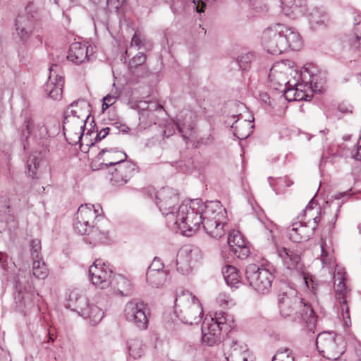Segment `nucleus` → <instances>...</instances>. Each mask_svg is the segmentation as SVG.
I'll return each mask as SVG.
<instances>
[{"instance_id": "f257e3e1", "label": "nucleus", "mask_w": 361, "mask_h": 361, "mask_svg": "<svg viewBox=\"0 0 361 361\" xmlns=\"http://www.w3.org/2000/svg\"><path fill=\"white\" fill-rule=\"evenodd\" d=\"M297 290L286 286L278 295L280 315L284 319L304 325L308 333H314L317 317L311 305L298 297Z\"/></svg>"}, {"instance_id": "f03ea898", "label": "nucleus", "mask_w": 361, "mask_h": 361, "mask_svg": "<svg viewBox=\"0 0 361 361\" xmlns=\"http://www.w3.org/2000/svg\"><path fill=\"white\" fill-rule=\"evenodd\" d=\"M192 207L197 208L202 227L209 236L216 239L225 236L229 229L226 222L227 212L219 201L203 202L201 199H195L192 200Z\"/></svg>"}, {"instance_id": "7ed1b4c3", "label": "nucleus", "mask_w": 361, "mask_h": 361, "mask_svg": "<svg viewBox=\"0 0 361 361\" xmlns=\"http://www.w3.org/2000/svg\"><path fill=\"white\" fill-rule=\"evenodd\" d=\"M174 312L181 322L192 325L200 322L203 309L195 295L189 291H182L175 299Z\"/></svg>"}, {"instance_id": "20e7f679", "label": "nucleus", "mask_w": 361, "mask_h": 361, "mask_svg": "<svg viewBox=\"0 0 361 361\" xmlns=\"http://www.w3.org/2000/svg\"><path fill=\"white\" fill-rule=\"evenodd\" d=\"M174 222H169V227L178 228L183 235L192 236L202 225L200 214L196 207H192V200L189 203L178 206Z\"/></svg>"}, {"instance_id": "39448f33", "label": "nucleus", "mask_w": 361, "mask_h": 361, "mask_svg": "<svg viewBox=\"0 0 361 361\" xmlns=\"http://www.w3.org/2000/svg\"><path fill=\"white\" fill-rule=\"evenodd\" d=\"M13 286L18 292L20 303L25 306H30L32 298L35 295L34 286L37 280H43L47 277V272H21V274L11 272Z\"/></svg>"}, {"instance_id": "423d86ee", "label": "nucleus", "mask_w": 361, "mask_h": 361, "mask_svg": "<svg viewBox=\"0 0 361 361\" xmlns=\"http://www.w3.org/2000/svg\"><path fill=\"white\" fill-rule=\"evenodd\" d=\"M201 329L202 342L212 346L220 341L221 331L227 334L231 331V325L228 324L225 312L219 311L209 318L206 317Z\"/></svg>"}, {"instance_id": "0eeeda50", "label": "nucleus", "mask_w": 361, "mask_h": 361, "mask_svg": "<svg viewBox=\"0 0 361 361\" xmlns=\"http://www.w3.org/2000/svg\"><path fill=\"white\" fill-rule=\"evenodd\" d=\"M316 345L318 350L329 361L341 360L340 357L345 350L343 337L333 332L319 333L316 339Z\"/></svg>"}, {"instance_id": "6e6552de", "label": "nucleus", "mask_w": 361, "mask_h": 361, "mask_svg": "<svg viewBox=\"0 0 361 361\" xmlns=\"http://www.w3.org/2000/svg\"><path fill=\"white\" fill-rule=\"evenodd\" d=\"M284 29L285 25L279 23L263 32L262 43L268 53L278 55L288 50V44L283 35Z\"/></svg>"}, {"instance_id": "1a4fd4ad", "label": "nucleus", "mask_w": 361, "mask_h": 361, "mask_svg": "<svg viewBox=\"0 0 361 361\" xmlns=\"http://www.w3.org/2000/svg\"><path fill=\"white\" fill-rule=\"evenodd\" d=\"M33 3H29L15 20V30L17 37L23 44H26L34 33L36 27V13Z\"/></svg>"}, {"instance_id": "9d476101", "label": "nucleus", "mask_w": 361, "mask_h": 361, "mask_svg": "<svg viewBox=\"0 0 361 361\" xmlns=\"http://www.w3.org/2000/svg\"><path fill=\"white\" fill-rule=\"evenodd\" d=\"M155 203L162 214L166 217L167 224L174 222L179 206L178 192L171 188H162L155 192Z\"/></svg>"}, {"instance_id": "9b49d317", "label": "nucleus", "mask_w": 361, "mask_h": 361, "mask_svg": "<svg viewBox=\"0 0 361 361\" xmlns=\"http://www.w3.org/2000/svg\"><path fill=\"white\" fill-rule=\"evenodd\" d=\"M334 284L335 289V299L337 305L341 309V317L344 324L349 326L351 324V320L349 313L347 298L350 290L348 288L345 283L346 272H333Z\"/></svg>"}, {"instance_id": "f8f14e48", "label": "nucleus", "mask_w": 361, "mask_h": 361, "mask_svg": "<svg viewBox=\"0 0 361 361\" xmlns=\"http://www.w3.org/2000/svg\"><path fill=\"white\" fill-rule=\"evenodd\" d=\"M147 310V305L142 301L134 300L128 302L125 307L126 320L133 323L140 330H145L149 324Z\"/></svg>"}, {"instance_id": "ddd939ff", "label": "nucleus", "mask_w": 361, "mask_h": 361, "mask_svg": "<svg viewBox=\"0 0 361 361\" xmlns=\"http://www.w3.org/2000/svg\"><path fill=\"white\" fill-rule=\"evenodd\" d=\"M48 121L56 127L57 122L54 119L38 120L30 116L25 118L23 135L27 138L30 135L39 140L47 139L51 136V128L48 126Z\"/></svg>"}, {"instance_id": "4468645a", "label": "nucleus", "mask_w": 361, "mask_h": 361, "mask_svg": "<svg viewBox=\"0 0 361 361\" xmlns=\"http://www.w3.org/2000/svg\"><path fill=\"white\" fill-rule=\"evenodd\" d=\"M60 67L53 64L49 68V75L43 88L47 95L54 100H59L62 97L64 78L62 75L57 74Z\"/></svg>"}, {"instance_id": "2eb2a0df", "label": "nucleus", "mask_w": 361, "mask_h": 361, "mask_svg": "<svg viewBox=\"0 0 361 361\" xmlns=\"http://www.w3.org/2000/svg\"><path fill=\"white\" fill-rule=\"evenodd\" d=\"M245 280L259 294H267L274 280L272 272H245Z\"/></svg>"}, {"instance_id": "dca6fc26", "label": "nucleus", "mask_w": 361, "mask_h": 361, "mask_svg": "<svg viewBox=\"0 0 361 361\" xmlns=\"http://www.w3.org/2000/svg\"><path fill=\"white\" fill-rule=\"evenodd\" d=\"M302 216H298L296 220L288 228L289 239L294 243L308 240L314 234V227H310L302 222Z\"/></svg>"}, {"instance_id": "f3484780", "label": "nucleus", "mask_w": 361, "mask_h": 361, "mask_svg": "<svg viewBox=\"0 0 361 361\" xmlns=\"http://www.w3.org/2000/svg\"><path fill=\"white\" fill-rule=\"evenodd\" d=\"M227 242L231 252L238 258L245 259L249 256L250 248L240 231L236 230L230 231Z\"/></svg>"}, {"instance_id": "a211bd4d", "label": "nucleus", "mask_w": 361, "mask_h": 361, "mask_svg": "<svg viewBox=\"0 0 361 361\" xmlns=\"http://www.w3.org/2000/svg\"><path fill=\"white\" fill-rule=\"evenodd\" d=\"M286 68L283 63L274 65L269 73V80L273 89L283 93L285 87L293 86L290 81L287 80L286 73L283 69Z\"/></svg>"}, {"instance_id": "6ab92c4d", "label": "nucleus", "mask_w": 361, "mask_h": 361, "mask_svg": "<svg viewBox=\"0 0 361 361\" xmlns=\"http://www.w3.org/2000/svg\"><path fill=\"white\" fill-rule=\"evenodd\" d=\"M278 256L281 258L284 267L290 271H302L303 264L300 256L285 247L277 249Z\"/></svg>"}, {"instance_id": "aec40b11", "label": "nucleus", "mask_w": 361, "mask_h": 361, "mask_svg": "<svg viewBox=\"0 0 361 361\" xmlns=\"http://www.w3.org/2000/svg\"><path fill=\"white\" fill-rule=\"evenodd\" d=\"M127 154L122 152L115 149H102L97 156V159H103L104 163H102V166L108 167L109 166L120 165V164L125 163L127 160Z\"/></svg>"}, {"instance_id": "412c9836", "label": "nucleus", "mask_w": 361, "mask_h": 361, "mask_svg": "<svg viewBox=\"0 0 361 361\" xmlns=\"http://www.w3.org/2000/svg\"><path fill=\"white\" fill-rule=\"evenodd\" d=\"M194 117V113L189 110H183L178 116L176 127L181 136L185 139H188L192 135Z\"/></svg>"}, {"instance_id": "4be33fe9", "label": "nucleus", "mask_w": 361, "mask_h": 361, "mask_svg": "<svg viewBox=\"0 0 361 361\" xmlns=\"http://www.w3.org/2000/svg\"><path fill=\"white\" fill-rule=\"evenodd\" d=\"M88 49L86 43L73 42L69 47L67 59L76 65L85 63L88 60Z\"/></svg>"}, {"instance_id": "5701e85b", "label": "nucleus", "mask_w": 361, "mask_h": 361, "mask_svg": "<svg viewBox=\"0 0 361 361\" xmlns=\"http://www.w3.org/2000/svg\"><path fill=\"white\" fill-rule=\"evenodd\" d=\"M226 348L229 345L230 349L226 353L228 361H252V356L247 350V345H240L237 341L226 343L224 344Z\"/></svg>"}, {"instance_id": "b1692460", "label": "nucleus", "mask_w": 361, "mask_h": 361, "mask_svg": "<svg viewBox=\"0 0 361 361\" xmlns=\"http://www.w3.org/2000/svg\"><path fill=\"white\" fill-rule=\"evenodd\" d=\"M80 106V109H89L90 105L83 99H78L76 101L73 102L69 107L68 109L69 111H68V114H70L73 117H76L77 118H82V121L83 122L82 124L80 125L79 126V133L78 135V140H80L84 135V130L85 128V122L89 118L90 114H88L89 110L85 114H82L80 111H78L77 109H75L74 107H78Z\"/></svg>"}, {"instance_id": "393cba45", "label": "nucleus", "mask_w": 361, "mask_h": 361, "mask_svg": "<svg viewBox=\"0 0 361 361\" xmlns=\"http://www.w3.org/2000/svg\"><path fill=\"white\" fill-rule=\"evenodd\" d=\"M70 301L73 303L74 309L80 316L88 315L87 307L90 305L86 294L83 290H75L70 294Z\"/></svg>"}, {"instance_id": "a878e982", "label": "nucleus", "mask_w": 361, "mask_h": 361, "mask_svg": "<svg viewBox=\"0 0 361 361\" xmlns=\"http://www.w3.org/2000/svg\"><path fill=\"white\" fill-rule=\"evenodd\" d=\"M147 56L143 52L137 53L129 61L128 68L130 71L137 77H145L148 74V68L146 62Z\"/></svg>"}, {"instance_id": "bb28decb", "label": "nucleus", "mask_w": 361, "mask_h": 361, "mask_svg": "<svg viewBox=\"0 0 361 361\" xmlns=\"http://www.w3.org/2000/svg\"><path fill=\"white\" fill-rule=\"evenodd\" d=\"M99 207V205H97V207L92 204L81 205L78 209L75 218L82 223L93 225L94 219L99 214L98 208Z\"/></svg>"}, {"instance_id": "cd10ccee", "label": "nucleus", "mask_w": 361, "mask_h": 361, "mask_svg": "<svg viewBox=\"0 0 361 361\" xmlns=\"http://www.w3.org/2000/svg\"><path fill=\"white\" fill-rule=\"evenodd\" d=\"M126 346L129 356L134 360L141 358L147 351V345L140 338H129Z\"/></svg>"}, {"instance_id": "c85d7f7f", "label": "nucleus", "mask_w": 361, "mask_h": 361, "mask_svg": "<svg viewBox=\"0 0 361 361\" xmlns=\"http://www.w3.org/2000/svg\"><path fill=\"white\" fill-rule=\"evenodd\" d=\"M329 23V16L323 9L315 8L310 12L309 23L312 29L317 30L325 27Z\"/></svg>"}, {"instance_id": "c756f323", "label": "nucleus", "mask_w": 361, "mask_h": 361, "mask_svg": "<svg viewBox=\"0 0 361 361\" xmlns=\"http://www.w3.org/2000/svg\"><path fill=\"white\" fill-rule=\"evenodd\" d=\"M282 13L291 19L302 16L305 8L295 3V0H281Z\"/></svg>"}, {"instance_id": "7c9ffc66", "label": "nucleus", "mask_w": 361, "mask_h": 361, "mask_svg": "<svg viewBox=\"0 0 361 361\" xmlns=\"http://www.w3.org/2000/svg\"><path fill=\"white\" fill-rule=\"evenodd\" d=\"M114 272H89V279L92 283L101 289L108 288L113 281Z\"/></svg>"}, {"instance_id": "2f4dec72", "label": "nucleus", "mask_w": 361, "mask_h": 361, "mask_svg": "<svg viewBox=\"0 0 361 361\" xmlns=\"http://www.w3.org/2000/svg\"><path fill=\"white\" fill-rule=\"evenodd\" d=\"M41 241L39 239H33L30 242V252L32 258L33 269H44L46 264L41 257Z\"/></svg>"}, {"instance_id": "473e14b6", "label": "nucleus", "mask_w": 361, "mask_h": 361, "mask_svg": "<svg viewBox=\"0 0 361 361\" xmlns=\"http://www.w3.org/2000/svg\"><path fill=\"white\" fill-rule=\"evenodd\" d=\"M284 30H285L283 31V35L288 44V49L299 50L302 44L300 34L286 25Z\"/></svg>"}, {"instance_id": "72a5a7b5", "label": "nucleus", "mask_w": 361, "mask_h": 361, "mask_svg": "<svg viewBox=\"0 0 361 361\" xmlns=\"http://www.w3.org/2000/svg\"><path fill=\"white\" fill-rule=\"evenodd\" d=\"M293 86L285 87L283 90V94L286 99L288 102L292 101H300L302 99L307 100L308 95L299 87H302V85L292 84Z\"/></svg>"}, {"instance_id": "f704fd0d", "label": "nucleus", "mask_w": 361, "mask_h": 361, "mask_svg": "<svg viewBox=\"0 0 361 361\" xmlns=\"http://www.w3.org/2000/svg\"><path fill=\"white\" fill-rule=\"evenodd\" d=\"M348 40L351 47L361 52V16L355 18L354 28Z\"/></svg>"}, {"instance_id": "c9c22d12", "label": "nucleus", "mask_w": 361, "mask_h": 361, "mask_svg": "<svg viewBox=\"0 0 361 361\" xmlns=\"http://www.w3.org/2000/svg\"><path fill=\"white\" fill-rule=\"evenodd\" d=\"M321 261L322 263V269L324 271H342L336 261L330 256L329 251L326 249V244L322 243L321 245Z\"/></svg>"}, {"instance_id": "e433bc0d", "label": "nucleus", "mask_w": 361, "mask_h": 361, "mask_svg": "<svg viewBox=\"0 0 361 361\" xmlns=\"http://www.w3.org/2000/svg\"><path fill=\"white\" fill-rule=\"evenodd\" d=\"M158 108H161L159 104H152V107L148 106L146 109H142L140 112L139 119L140 123L144 124L145 127L156 124L157 117L155 115L154 110L157 109Z\"/></svg>"}, {"instance_id": "4c0bfd02", "label": "nucleus", "mask_w": 361, "mask_h": 361, "mask_svg": "<svg viewBox=\"0 0 361 361\" xmlns=\"http://www.w3.org/2000/svg\"><path fill=\"white\" fill-rule=\"evenodd\" d=\"M88 315L81 316L85 319H87L89 324L92 326H95L99 324L104 317V312L102 309L96 305H89L87 307Z\"/></svg>"}, {"instance_id": "58836bf2", "label": "nucleus", "mask_w": 361, "mask_h": 361, "mask_svg": "<svg viewBox=\"0 0 361 361\" xmlns=\"http://www.w3.org/2000/svg\"><path fill=\"white\" fill-rule=\"evenodd\" d=\"M118 171L121 173L124 178L129 180L138 172V167L135 163L126 161L117 166Z\"/></svg>"}, {"instance_id": "ea45409f", "label": "nucleus", "mask_w": 361, "mask_h": 361, "mask_svg": "<svg viewBox=\"0 0 361 361\" xmlns=\"http://www.w3.org/2000/svg\"><path fill=\"white\" fill-rule=\"evenodd\" d=\"M309 80L305 82L306 86H308V87L315 93H322L324 90V80L319 78L318 75H314L313 74H309Z\"/></svg>"}, {"instance_id": "a19ab883", "label": "nucleus", "mask_w": 361, "mask_h": 361, "mask_svg": "<svg viewBox=\"0 0 361 361\" xmlns=\"http://www.w3.org/2000/svg\"><path fill=\"white\" fill-rule=\"evenodd\" d=\"M166 278V272H147L146 280L154 288L162 286Z\"/></svg>"}, {"instance_id": "79ce46f5", "label": "nucleus", "mask_w": 361, "mask_h": 361, "mask_svg": "<svg viewBox=\"0 0 361 361\" xmlns=\"http://www.w3.org/2000/svg\"><path fill=\"white\" fill-rule=\"evenodd\" d=\"M224 279L226 284L231 288H238L243 283L242 275L245 276V272H223Z\"/></svg>"}, {"instance_id": "37998d69", "label": "nucleus", "mask_w": 361, "mask_h": 361, "mask_svg": "<svg viewBox=\"0 0 361 361\" xmlns=\"http://www.w3.org/2000/svg\"><path fill=\"white\" fill-rule=\"evenodd\" d=\"M90 237L86 239L90 244L96 245L99 243H104L108 239V233L100 231L98 228L92 227L90 231Z\"/></svg>"}, {"instance_id": "c03bdc74", "label": "nucleus", "mask_w": 361, "mask_h": 361, "mask_svg": "<svg viewBox=\"0 0 361 361\" xmlns=\"http://www.w3.org/2000/svg\"><path fill=\"white\" fill-rule=\"evenodd\" d=\"M264 235L269 241L275 243V234L278 231V227L273 221L266 219L262 221Z\"/></svg>"}, {"instance_id": "a18cd8bd", "label": "nucleus", "mask_w": 361, "mask_h": 361, "mask_svg": "<svg viewBox=\"0 0 361 361\" xmlns=\"http://www.w3.org/2000/svg\"><path fill=\"white\" fill-rule=\"evenodd\" d=\"M255 58V54L252 52L241 54L237 59L239 68L243 71L249 70L251 63L254 61Z\"/></svg>"}, {"instance_id": "49530a36", "label": "nucleus", "mask_w": 361, "mask_h": 361, "mask_svg": "<svg viewBox=\"0 0 361 361\" xmlns=\"http://www.w3.org/2000/svg\"><path fill=\"white\" fill-rule=\"evenodd\" d=\"M271 361H294V359L288 348L281 347L276 351Z\"/></svg>"}, {"instance_id": "de8ad7c7", "label": "nucleus", "mask_w": 361, "mask_h": 361, "mask_svg": "<svg viewBox=\"0 0 361 361\" xmlns=\"http://www.w3.org/2000/svg\"><path fill=\"white\" fill-rule=\"evenodd\" d=\"M300 275L301 281L306 285L307 288L313 291L317 286L314 278L310 272H300Z\"/></svg>"}, {"instance_id": "09e8293b", "label": "nucleus", "mask_w": 361, "mask_h": 361, "mask_svg": "<svg viewBox=\"0 0 361 361\" xmlns=\"http://www.w3.org/2000/svg\"><path fill=\"white\" fill-rule=\"evenodd\" d=\"M110 181L112 185L117 187L122 186L128 182L126 178H124L121 173L118 171V168H116L114 172L111 173Z\"/></svg>"}, {"instance_id": "8fccbe9b", "label": "nucleus", "mask_w": 361, "mask_h": 361, "mask_svg": "<svg viewBox=\"0 0 361 361\" xmlns=\"http://www.w3.org/2000/svg\"><path fill=\"white\" fill-rule=\"evenodd\" d=\"M39 160L37 157H35L34 155H30L28 157L27 161V166L30 176L33 178H35V175H36L35 171L39 167Z\"/></svg>"}, {"instance_id": "3c124183", "label": "nucleus", "mask_w": 361, "mask_h": 361, "mask_svg": "<svg viewBox=\"0 0 361 361\" xmlns=\"http://www.w3.org/2000/svg\"><path fill=\"white\" fill-rule=\"evenodd\" d=\"M93 225L82 223L79 219H75L74 229L80 235H90V231Z\"/></svg>"}, {"instance_id": "603ef678", "label": "nucleus", "mask_w": 361, "mask_h": 361, "mask_svg": "<svg viewBox=\"0 0 361 361\" xmlns=\"http://www.w3.org/2000/svg\"><path fill=\"white\" fill-rule=\"evenodd\" d=\"M146 39L140 33L135 32L132 37L130 47H136L137 49L145 46Z\"/></svg>"}, {"instance_id": "864d4df0", "label": "nucleus", "mask_w": 361, "mask_h": 361, "mask_svg": "<svg viewBox=\"0 0 361 361\" xmlns=\"http://www.w3.org/2000/svg\"><path fill=\"white\" fill-rule=\"evenodd\" d=\"M216 302L223 307L233 305L234 302L230 295L226 293H220L216 297Z\"/></svg>"}, {"instance_id": "5fc2aeb1", "label": "nucleus", "mask_w": 361, "mask_h": 361, "mask_svg": "<svg viewBox=\"0 0 361 361\" xmlns=\"http://www.w3.org/2000/svg\"><path fill=\"white\" fill-rule=\"evenodd\" d=\"M92 268L99 269L100 271H112L111 264L108 262H105L102 259H95L93 264L90 267L88 271H92Z\"/></svg>"}, {"instance_id": "6e6d98bb", "label": "nucleus", "mask_w": 361, "mask_h": 361, "mask_svg": "<svg viewBox=\"0 0 361 361\" xmlns=\"http://www.w3.org/2000/svg\"><path fill=\"white\" fill-rule=\"evenodd\" d=\"M250 6L257 12L267 11V0H250Z\"/></svg>"}, {"instance_id": "4d7b16f0", "label": "nucleus", "mask_w": 361, "mask_h": 361, "mask_svg": "<svg viewBox=\"0 0 361 361\" xmlns=\"http://www.w3.org/2000/svg\"><path fill=\"white\" fill-rule=\"evenodd\" d=\"M0 264L1 268L4 271L12 269L15 265L11 259H8V256L3 252H0Z\"/></svg>"}, {"instance_id": "13d9d810", "label": "nucleus", "mask_w": 361, "mask_h": 361, "mask_svg": "<svg viewBox=\"0 0 361 361\" xmlns=\"http://www.w3.org/2000/svg\"><path fill=\"white\" fill-rule=\"evenodd\" d=\"M238 120H236L233 124L231 125V128L233 129V135L236 136L240 140H244L246 139L250 135L251 131L248 130L247 133H243L241 132L238 128L239 126H235V123H237Z\"/></svg>"}, {"instance_id": "bf43d9fd", "label": "nucleus", "mask_w": 361, "mask_h": 361, "mask_svg": "<svg viewBox=\"0 0 361 361\" xmlns=\"http://www.w3.org/2000/svg\"><path fill=\"white\" fill-rule=\"evenodd\" d=\"M164 268V265L161 259L155 257L147 271H163Z\"/></svg>"}, {"instance_id": "052dcab7", "label": "nucleus", "mask_w": 361, "mask_h": 361, "mask_svg": "<svg viewBox=\"0 0 361 361\" xmlns=\"http://www.w3.org/2000/svg\"><path fill=\"white\" fill-rule=\"evenodd\" d=\"M192 8L197 12L202 13L204 11L206 7L205 0H192Z\"/></svg>"}, {"instance_id": "680f3d73", "label": "nucleus", "mask_w": 361, "mask_h": 361, "mask_svg": "<svg viewBox=\"0 0 361 361\" xmlns=\"http://www.w3.org/2000/svg\"><path fill=\"white\" fill-rule=\"evenodd\" d=\"M118 97H119V93L118 92V91H115V92H111V94H107L106 97H104L102 99V101L106 102L109 104H111V106L116 102V100L118 99Z\"/></svg>"}, {"instance_id": "e2e57ef3", "label": "nucleus", "mask_w": 361, "mask_h": 361, "mask_svg": "<svg viewBox=\"0 0 361 361\" xmlns=\"http://www.w3.org/2000/svg\"><path fill=\"white\" fill-rule=\"evenodd\" d=\"M273 266L267 259H262L256 271H271Z\"/></svg>"}, {"instance_id": "0e129e2a", "label": "nucleus", "mask_w": 361, "mask_h": 361, "mask_svg": "<svg viewBox=\"0 0 361 361\" xmlns=\"http://www.w3.org/2000/svg\"><path fill=\"white\" fill-rule=\"evenodd\" d=\"M110 131V128L106 127L102 129L99 133H97L96 137L94 138V142H97L104 139L107 135H109Z\"/></svg>"}, {"instance_id": "69168bd1", "label": "nucleus", "mask_w": 361, "mask_h": 361, "mask_svg": "<svg viewBox=\"0 0 361 361\" xmlns=\"http://www.w3.org/2000/svg\"><path fill=\"white\" fill-rule=\"evenodd\" d=\"M352 157L355 160H361V145H357V146L353 149L352 152Z\"/></svg>"}, {"instance_id": "338daca9", "label": "nucleus", "mask_w": 361, "mask_h": 361, "mask_svg": "<svg viewBox=\"0 0 361 361\" xmlns=\"http://www.w3.org/2000/svg\"><path fill=\"white\" fill-rule=\"evenodd\" d=\"M42 37L40 35H36L33 39L31 40L30 43H32V47H39L42 44Z\"/></svg>"}, {"instance_id": "774afa93", "label": "nucleus", "mask_w": 361, "mask_h": 361, "mask_svg": "<svg viewBox=\"0 0 361 361\" xmlns=\"http://www.w3.org/2000/svg\"><path fill=\"white\" fill-rule=\"evenodd\" d=\"M260 99L264 103L267 104L269 106H272L271 100L267 93L260 94Z\"/></svg>"}]
</instances>
